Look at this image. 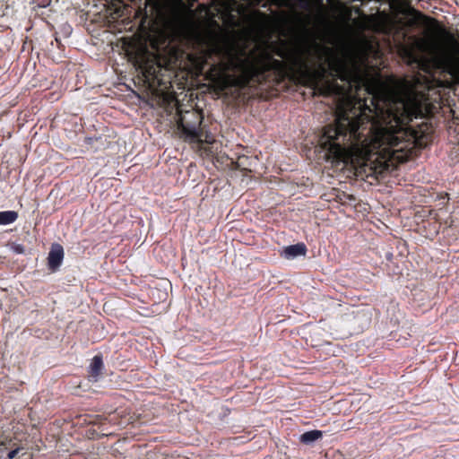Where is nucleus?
<instances>
[{
	"instance_id": "1",
	"label": "nucleus",
	"mask_w": 459,
	"mask_h": 459,
	"mask_svg": "<svg viewBox=\"0 0 459 459\" xmlns=\"http://www.w3.org/2000/svg\"><path fill=\"white\" fill-rule=\"evenodd\" d=\"M301 53L318 63L321 76L327 71L348 85V91H366L373 98L374 108H364L357 114L339 108L334 124L324 130L320 143L325 156L334 163L365 166L375 152L384 159H400L396 153L404 133L403 124L423 114V95L408 80H391L381 83L368 70V56L376 53L372 41L356 37L335 48L316 39L305 41Z\"/></svg>"
},
{
	"instance_id": "2",
	"label": "nucleus",
	"mask_w": 459,
	"mask_h": 459,
	"mask_svg": "<svg viewBox=\"0 0 459 459\" xmlns=\"http://www.w3.org/2000/svg\"><path fill=\"white\" fill-rule=\"evenodd\" d=\"M419 48L430 56L437 67L459 82V43L451 33L442 31L435 37L420 40Z\"/></svg>"
},
{
	"instance_id": "3",
	"label": "nucleus",
	"mask_w": 459,
	"mask_h": 459,
	"mask_svg": "<svg viewBox=\"0 0 459 459\" xmlns=\"http://www.w3.org/2000/svg\"><path fill=\"white\" fill-rule=\"evenodd\" d=\"M210 50L219 56V66L221 72L239 71L245 82H248L255 74V65L246 51L230 41H216Z\"/></svg>"
},
{
	"instance_id": "4",
	"label": "nucleus",
	"mask_w": 459,
	"mask_h": 459,
	"mask_svg": "<svg viewBox=\"0 0 459 459\" xmlns=\"http://www.w3.org/2000/svg\"><path fill=\"white\" fill-rule=\"evenodd\" d=\"M280 254L287 260H294L299 257H304L307 254V247L304 243L283 247Z\"/></svg>"
},
{
	"instance_id": "5",
	"label": "nucleus",
	"mask_w": 459,
	"mask_h": 459,
	"mask_svg": "<svg viewBox=\"0 0 459 459\" xmlns=\"http://www.w3.org/2000/svg\"><path fill=\"white\" fill-rule=\"evenodd\" d=\"M64 259V249L59 244H53L48 254V266L56 271L61 265Z\"/></svg>"
},
{
	"instance_id": "6",
	"label": "nucleus",
	"mask_w": 459,
	"mask_h": 459,
	"mask_svg": "<svg viewBox=\"0 0 459 459\" xmlns=\"http://www.w3.org/2000/svg\"><path fill=\"white\" fill-rule=\"evenodd\" d=\"M104 368L102 358L99 355L93 357L89 366V377L91 381L97 382L100 379L102 370Z\"/></svg>"
},
{
	"instance_id": "7",
	"label": "nucleus",
	"mask_w": 459,
	"mask_h": 459,
	"mask_svg": "<svg viewBox=\"0 0 459 459\" xmlns=\"http://www.w3.org/2000/svg\"><path fill=\"white\" fill-rule=\"evenodd\" d=\"M182 131L186 136L191 141H202L201 132L194 126L182 125Z\"/></svg>"
},
{
	"instance_id": "8",
	"label": "nucleus",
	"mask_w": 459,
	"mask_h": 459,
	"mask_svg": "<svg viewBox=\"0 0 459 459\" xmlns=\"http://www.w3.org/2000/svg\"><path fill=\"white\" fill-rule=\"evenodd\" d=\"M322 436L323 432L320 430H310L303 433L300 436L299 440L304 444L310 445L321 438Z\"/></svg>"
},
{
	"instance_id": "9",
	"label": "nucleus",
	"mask_w": 459,
	"mask_h": 459,
	"mask_svg": "<svg viewBox=\"0 0 459 459\" xmlns=\"http://www.w3.org/2000/svg\"><path fill=\"white\" fill-rule=\"evenodd\" d=\"M324 0H299V5L306 11L312 12L315 9L321 10L323 8Z\"/></svg>"
},
{
	"instance_id": "10",
	"label": "nucleus",
	"mask_w": 459,
	"mask_h": 459,
	"mask_svg": "<svg viewBox=\"0 0 459 459\" xmlns=\"http://www.w3.org/2000/svg\"><path fill=\"white\" fill-rule=\"evenodd\" d=\"M18 218V213L14 211L0 212V225H9L13 223Z\"/></svg>"
},
{
	"instance_id": "11",
	"label": "nucleus",
	"mask_w": 459,
	"mask_h": 459,
	"mask_svg": "<svg viewBox=\"0 0 459 459\" xmlns=\"http://www.w3.org/2000/svg\"><path fill=\"white\" fill-rule=\"evenodd\" d=\"M426 22V18L420 13L415 10H412L411 13L410 23L417 24V23H424Z\"/></svg>"
},
{
	"instance_id": "12",
	"label": "nucleus",
	"mask_w": 459,
	"mask_h": 459,
	"mask_svg": "<svg viewBox=\"0 0 459 459\" xmlns=\"http://www.w3.org/2000/svg\"><path fill=\"white\" fill-rule=\"evenodd\" d=\"M11 249L15 254H23L25 252L24 247L21 244H13Z\"/></svg>"
},
{
	"instance_id": "13",
	"label": "nucleus",
	"mask_w": 459,
	"mask_h": 459,
	"mask_svg": "<svg viewBox=\"0 0 459 459\" xmlns=\"http://www.w3.org/2000/svg\"><path fill=\"white\" fill-rule=\"evenodd\" d=\"M18 452H19L18 448L13 449V450L8 452L7 458L8 459H13L16 456V455L18 454Z\"/></svg>"
},
{
	"instance_id": "14",
	"label": "nucleus",
	"mask_w": 459,
	"mask_h": 459,
	"mask_svg": "<svg viewBox=\"0 0 459 459\" xmlns=\"http://www.w3.org/2000/svg\"><path fill=\"white\" fill-rule=\"evenodd\" d=\"M409 59H410V61H411V62L419 63V60L417 59V57L413 56H412V55H411V54H410Z\"/></svg>"
}]
</instances>
